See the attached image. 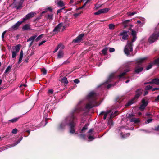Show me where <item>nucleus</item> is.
Segmentation results:
<instances>
[{"label":"nucleus","instance_id":"1","mask_svg":"<svg viewBox=\"0 0 159 159\" xmlns=\"http://www.w3.org/2000/svg\"><path fill=\"white\" fill-rule=\"evenodd\" d=\"M82 110V108L79 107H77L73 110L69 116H67L60 124L59 127V129H63L65 128L66 125H67L69 127V131L70 133L72 134L74 133L75 134H78L77 132H75V117L74 114Z\"/></svg>","mask_w":159,"mask_h":159},{"label":"nucleus","instance_id":"2","mask_svg":"<svg viewBox=\"0 0 159 159\" xmlns=\"http://www.w3.org/2000/svg\"><path fill=\"white\" fill-rule=\"evenodd\" d=\"M87 99L89 103L85 107V110H89L93 107L98 106L100 104L98 102L97 94L94 91L90 92L87 96Z\"/></svg>","mask_w":159,"mask_h":159},{"label":"nucleus","instance_id":"3","mask_svg":"<svg viewBox=\"0 0 159 159\" xmlns=\"http://www.w3.org/2000/svg\"><path fill=\"white\" fill-rule=\"evenodd\" d=\"M136 32L132 30L131 35L133 36V38L132 39V42L128 41L127 44L125 46L124 49V52L127 56H130L132 55V43L134 42L136 39Z\"/></svg>","mask_w":159,"mask_h":159},{"label":"nucleus","instance_id":"4","mask_svg":"<svg viewBox=\"0 0 159 159\" xmlns=\"http://www.w3.org/2000/svg\"><path fill=\"white\" fill-rule=\"evenodd\" d=\"M118 111H116L114 113L112 112V110H109L105 112L104 111H102L99 114V115H104L103 117V119L105 120L107 117L109 118L110 119L108 120V124L109 125H111L112 124V122L111 119L114 117L117 114Z\"/></svg>","mask_w":159,"mask_h":159},{"label":"nucleus","instance_id":"5","mask_svg":"<svg viewBox=\"0 0 159 159\" xmlns=\"http://www.w3.org/2000/svg\"><path fill=\"white\" fill-rule=\"evenodd\" d=\"M142 90L141 89H139L136 90V95L134 98L129 101L125 106L126 107L129 106L131 105L135 102V100L138 99L140 96L142 94Z\"/></svg>","mask_w":159,"mask_h":159},{"label":"nucleus","instance_id":"6","mask_svg":"<svg viewBox=\"0 0 159 159\" xmlns=\"http://www.w3.org/2000/svg\"><path fill=\"white\" fill-rule=\"evenodd\" d=\"M159 37V31L156 30L154 33L149 38V42L150 43H152L156 41Z\"/></svg>","mask_w":159,"mask_h":159},{"label":"nucleus","instance_id":"7","mask_svg":"<svg viewBox=\"0 0 159 159\" xmlns=\"http://www.w3.org/2000/svg\"><path fill=\"white\" fill-rule=\"evenodd\" d=\"M20 45L18 44L15 46H14L12 48V58H15L17 54L19 52Z\"/></svg>","mask_w":159,"mask_h":159},{"label":"nucleus","instance_id":"8","mask_svg":"<svg viewBox=\"0 0 159 159\" xmlns=\"http://www.w3.org/2000/svg\"><path fill=\"white\" fill-rule=\"evenodd\" d=\"M129 30H123L120 34L119 35L121 36V40L122 41L127 40L128 38V33Z\"/></svg>","mask_w":159,"mask_h":159},{"label":"nucleus","instance_id":"9","mask_svg":"<svg viewBox=\"0 0 159 159\" xmlns=\"http://www.w3.org/2000/svg\"><path fill=\"white\" fill-rule=\"evenodd\" d=\"M35 14L36 13L35 12H33L29 13L25 16V17L22 19V21L24 22L28 19L33 17Z\"/></svg>","mask_w":159,"mask_h":159},{"label":"nucleus","instance_id":"10","mask_svg":"<svg viewBox=\"0 0 159 159\" xmlns=\"http://www.w3.org/2000/svg\"><path fill=\"white\" fill-rule=\"evenodd\" d=\"M142 104L140 106L139 109L141 111H143L145 109V107L147 106L148 104V102L145 99H143L142 100Z\"/></svg>","mask_w":159,"mask_h":159},{"label":"nucleus","instance_id":"11","mask_svg":"<svg viewBox=\"0 0 159 159\" xmlns=\"http://www.w3.org/2000/svg\"><path fill=\"white\" fill-rule=\"evenodd\" d=\"M110 10L109 8H105L99 10L97 12L94 13V15H97L102 13H105L108 12Z\"/></svg>","mask_w":159,"mask_h":159},{"label":"nucleus","instance_id":"12","mask_svg":"<svg viewBox=\"0 0 159 159\" xmlns=\"http://www.w3.org/2000/svg\"><path fill=\"white\" fill-rule=\"evenodd\" d=\"M21 139H19V140H18L17 141V142H16V143L15 144L13 145H12L11 146H5L2 147L0 148V152H1L3 150H4L7 149L9 147H13V146L16 145L18 143H20V141L21 140Z\"/></svg>","mask_w":159,"mask_h":159},{"label":"nucleus","instance_id":"13","mask_svg":"<svg viewBox=\"0 0 159 159\" xmlns=\"http://www.w3.org/2000/svg\"><path fill=\"white\" fill-rule=\"evenodd\" d=\"M84 36V34H81L79 35L75 39L73 40V42L75 43H78L82 40V38Z\"/></svg>","mask_w":159,"mask_h":159},{"label":"nucleus","instance_id":"14","mask_svg":"<svg viewBox=\"0 0 159 159\" xmlns=\"http://www.w3.org/2000/svg\"><path fill=\"white\" fill-rule=\"evenodd\" d=\"M23 22V21H18L15 25L12 26L11 29V30H16L17 29L20 25Z\"/></svg>","mask_w":159,"mask_h":159},{"label":"nucleus","instance_id":"15","mask_svg":"<svg viewBox=\"0 0 159 159\" xmlns=\"http://www.w3.org/2000/svg\"><path fill=\"white\" fill-rule=\"evenodd\" d=\"M25 0H20L17 3V5L15 7L17 9H19L20 8H22V4Z\"/></svg>","mask_w":159,"mask_h":159},{"label":"nucleus","instance_id":"16","mask_svg":"<svg viewBox=\"0 0 159 159\" xmlns=\"http://www.w3.org/2000/svg\"><path fill=\"white\" fill-rule=\"evenodd\" d=\"M154 84L157 85L159 84V79L156 78L152 80V81L148 83H145L144 84H146L148 83Z\"/></svg>","mask_w":159,"mask_h":159},{"label":"nucleus","instance_id":"17","mask_svg":"<svg viewBox=\"0 0 159 159\" xmlns=\"http://www.w3.org/2000/svg\"><path fill=\"white\" fill-rule=\"evenodd\" d=\"M62 26V23H60L58 24L54 29L53 30V32L56 33L57 31L59 30L60 29Z\"/></svg>","mask_w":159,"mask_h":159},{"label":"nucleus","instance_id":"18","mask_svg":"<svg viewBox=\"0 0 159 159\" xmlns=\"http://www.w3.org/2000/svg\"><path fill=\"white\" fill-rule=\"evenodd\" d=\"M130 70L128 68L126 70H125L124 71L121 73L120 75H118V78L119 79H121L122 78H124V75L126 74V73L127 72H129Z\"/></svg>","mask_w":159,"mask_h":159},{"label":"nucleus","instance_id":"19","mask_svg":"<svg viewBox=\"0 0 159 159\" xmlns=\"http://www.w3.org/2000/svg\"><path fill=\"white\" fill-rule=\"evenodd\" d=\"M64 56V53L62 50H59L58 53L57 58L58 59L61 58L63 57Z\"/></svg>","mask_w":159,"mask_h":159},{"label":"nucleus","instance_id":"20","mask_svg":"<svg viewBox=\"0 0 159 159\" xmlns=\"http://www.w3.org/2000/svg\"><path fill=\"white\" fill-rule=\"evenodd\" d=\"M143 68L142 67H140V66H136L135 69V72L136 73H139L141 72Z\"/></svg>","mask_w":159,"mask_h":159},{"label":"nucleus","instance_id":"21","mask_svg":"<svg viewBox=\"0 0 159 159\" xmlns=\"http://www.w3.org/2000/svg\"><path fill=\"white\" fill-rule=\"evenodd\" d=\"M55 2L59 7H62L64 5V4L62 1L56 0Z\"/></svg>","mask_w":159,"mask_h":159},{"label":"nucleus","instance_id":"22","mask_svg":"<svg viewBox=\"0 0 159 159\" xmlns=\"http://www.w3.org/2000/svg\"><path fill=\"white\" fill-rule=\"evenodd\" d=\"M114 77V74H111L109 76L107 80L105 82V83H104L103 84H107L108 82L111 81V79L113 78Z\"/></svg>","mask_w":159,"mask_h":159},{"label":"nucleus","instance_id":"23","mask_svg":"<svg viewBox=\"0 0 159 159\" xmlns=\"http://www.w3.org/2000/svg\"><path fill=\"white\" fill-rule=\"evenodd\" d=\"M145 58H142L138 59L137 60V63L138 65H140L145 60Z\"/></svg>","mask_w":159,"mask_h":159},{"label":"nucleus","instance_id":"24","mask_svg":"<svg viewBox=\"0 0 159 159\" xmlns=\"http://www.w3.org/2000/svg\"><path fill=\"white\" fill-rule=\"evenodd\" d=\"M130 121L136 123L139 122V118H133L131 119Z\"/></svg>","mask_w":159,"mask_h":159},{"label":"nucleus","instance_id":"25","mask_svg":"<svg viewBox=\"0 0 159 159\" xmlns=\"http://www.w3.org/2000/svg\"><path fill=\"white\" fill-rule=\"evenodd\" d=\"M37 36V35H35L27 39V41L28 42L31 41H32V42Z\"/></svg>","mask_w":159,"mask_h":159},{"label":"nucleus","instance_id":"26","mask_svg":"<svg viewBox=\"0 0 159 159\" xmlns=\"http://www.w3.org/2000/svg\"><path fill=\"white\" fill-rule=\"evenodd\" d=\"M89 125L88 124H87L85 125L84 126L82 129L81 131L80 132L81 133H84L85 132V131L88 129V126Z\"/></svg>","mask_w":159,"mask_h":159},{"label":"nucleus","instance_id":"27","mask_svg":"<svg viewBox=\"0 0 159 159\" xmlns=\"http://www.w3.org/2000/svg\"><path fill=\"white\" fill-rule=\"evenodd\" d=\"M61 81L62 83H64L65 84H66L68 83V81H67V78L66 77L63 78L61 79Z\"/></svg>","mask_w":159,"mask_h":159},{"label":"nucleus","instance_id":"28","mask_svg":"<svg viewBox=\"0 0 159 159\" xmlns=\"http://www.w3.org/2000/svg\"><path fill=\"white\" fill-rule=\"evenodd\" d=\"M22 29L24 30H28L30 29V25L29 24H26L24 26L22 27Z\"/></svg>","mask_w":159,"mask_h":159},{"label":"nucleus","instance_id":"29","mask_svg":"<svg viewBox=\"0 0 159 159\" xmlns=\"http://www.w3.org/2000/svg\"><path fill=\"white\" fill-rule=\"evenodd\" d=\"M108 47L105 48L102 50V52L104 55H105L107 53V52L108 50Z\"/></svg>","mask_w":159,"mask_h":159},{"label":"nucleus","instance_id":"30","mask_svg":"<svg viewBox=\"0 0 159 159\" xmlns=\"http://www.w3.org/2000/svg\"><path fill=\"white\" fill-rule=\"evenodd\" d=\"M19 119V117L18 118H15L12 119H11L9 120V121L12 123H14L17 121Z\"/></svg>","mask_w":159,"mask_h":159},{"label":"nucleus","instance_id":"31","mask_svg":"<svg viewBox=\"0 0 159 159\" xmlns=\"http://www.w3.org/2000/svg\"><path fill=\"white\" fill-rule=\"evenodd\" d=\"M115 27V25L113 24H110L109 25V28L111 30L114 29Z\"/></svg>","mask_w":159,"mask_h":159},{"label":"nucleus","instance_id":"32","mask_svg":"<svg viewBox=\"0 0 159 159\" xmlns=\"http://www.w3.org/2000/svg\"><path fill=\"white\" fill-rule=\"evenodd\" d=\"M53 15H48L47 16V19L50 20H52L53 19Z\"/></svg>","mask_w":159,"mask_h":159},{"label":"nucleus","instance_id":"33","mask_svg":"<svg viewBox=\"0 0 159 159\" xmlns=\"http://www.w3.org/2000/svg\"><path fill=\"white\" fill-rule=\"evenodd\" d=\"M154 63H150L146 68V70H148L149 69L151 68L153 65L154 64Z\"/></svg>","mask_w":159,"mask_h":159},{"label":"nucleus","instance_id":"34","mask_svg":"<svg viewBox=\"0 0 159 159\" xmlns=\"http://www.w3.org/2000/svg\"><path fill=\"white\" fill-rule=\"evenodd\" d=\"M11 66H8V67L6 68L5 71V73H7L11 69Z\"/></svg>","mask_w":159,"mask_h":159},{"label":"nucleus","instance_id":"35","mask_svg":"<svg viewBox=\"0 0 159 159\" xmlns=\"http://www.w3.org/2000/svg\"><path fill=\"white\" fill-rule=\"evenodd\" d=\"M154 64L159 65V58L155 60L153 62Z\"/></svg>","mask_w":159,"mask_h":159},{"label":"nucleus","instance_id":"36","mask_svg":"<svg viewBox=\"0 0 159 159\" xmlns=\"http://www.w3.org/2000/svg\"><path fill=\"white\" fill-rule=\"evenodd\" d=\"M121 137L122 138H125L129 136L130 135V134L129 133H128L126 134L122 135V134H121Z\"/></svg>","mask_w":159,"mask_h":159},{"label":"nucleus","instance_id":"37","mask_svg":"<svg viewBox=\"0 0 159 159\" xmlns=\"http://www.w3.org/2000/svg\"><path fill=\"white\" fill-rule=\"evenodd\" d=\"M58 48H60L61 49H63L64 48V46L61 44H59L58 46Z\"/></svg>","mask_w":159,"mask_h":159},{"label":"nucleus","instance_id":"38","mask_svg":"<svg viewBox=\"0 0 159 159\" xmlns=\"http://www.w3.org/2000/svg\"><path fill=\"white\" fill-rule=\"evenodd\" d=\"M152 88V86H151L150 85H148L147 86L145 87V90H148L151 89Z\"/></svg>","mask_w":159,"mask_h":159},{"label":"nucleus","instance_id":"39","mask_svg":"<svg viewBox=\"0 0 159 159\" xmlns=\"http://www.w3.org/2000/svg\"><path fill=\"white\" fill-rule=\"evenodd\" d=\"M42 35H41L38 36L36 39V41H38L40 39H41L42 38Z\"/></svg>","mask_w":159,"mask_h":159},{"label":"nucleus","instance_id":"40","mask_svg":"<svg viewBox=\"0 0 159 159\" xmlns=\"http://www.w3.org/2000/svg\"><path fill=\"white\" fill-rule=\"evenodd\" d=\"M23 56H20L19 59V61L18 62V64H20V63H21V62L23 58Z\"/></svg>","mask_w":159,"mask_h":159},{"label":"nucleus","instance_id":"41","mask_svg":"<svg viewBox=\"0 0 159 159\" xmlns=\"http://www.w3.org/2000/svg\"><path fill=\"white\" fill-rule=\"evenodd\" d=\"M81 13H82V12H81L80 13H75L73 15V16L75 17H77L78 16H79L81 14Z\"/></svg>","mask_w":159,"mask_h":159},{"label":"nucleus","instance_id":"42","mask_svg":"<svg viewBox=\"0 0 159 159\" xmlns=\"http://www.w3.org/2000/svg\"><path fill=\"white\" fill-rule=\"evenodd\" d=\"M94 138L92 136H89L88 137V139L89 141H91L93 140Z\"/></svg>","mask_w":159,"mask_h":159},{"label":"nucleus","instance_id":"43","mask_svg":"<svg viewBox=\"0 0 159 159\" xmlns=\"http://www.w3.org/2000/svg\"><path fill=\"white\" fill-rule=\"evenodd\" d=\"M115 50V49L113 48H109V51L110 52H114Z\"/></svg>","mask_w":159,"mask_h":159},{"label":"nucleus","instance_id":"44","mask_svg":"<svg viewBox=\"0 0 159 159\" xmlns=\"http://www.w3.org/2000/svg\"><path fill=\"white\" fill-rule=\"evenodd\" d=\"M17 132V129L16 128L14 129H13L12 133L13 134H16Z\"/></svg>","mask_w":159,"mask_h":159},{"label":"nucleus","instance_id":"45","mask_svg":"<svg viewBox=\"0 0 159 159\" xmlns=\"http://www.w3.org/2000/svg\"><path fill=\"white\" fill-rule=\"evenodd\" d=\"M47 10H50V11H51V12H52V9H51V8L48 7V8L46 9V10H45L44 11H43V12H42V14H43V13H46V12H47Z\"/></svg>","mask_w":159,"mask_h":159},{"label":"nucleus","instance_id":"46","mask_svg":"<svg viewBox=\"0 0 159 159\" xmlns=\"http://www.w3.org/2000/svg\"><path fill=\"white\" fill-rule=\"evenodd\" d=\"M131 66V64L130 62H128L125 64V66L126 68L129 67L130 66Z\"/></svg>","mask_w":159,"mask_h":159},{"label":"nucleus","instance_id":"47","mask_svg":"<svg viewBox=\"0 0 159 159\" xmlns=\"http://www.w3.org/2000/svg\"><path fill=\"white\" fill-rule=\"evenodd\" d=\"M86 5L84 3V4L82 6L80 7L77 8L76 9V10H80V9L83 8L86 6Z\"/></svg>","mask_w":159,"mask_h":159},{"label":"nucleus","instance_id":"48","mask_svg":"<svg viewBox=\"0 0 159 159\" xmlns=\"http://www.w3.org/2000/svg\"><path fill=\"white\" fill-rule=\"evenodd\" d=\"M53 93V90L52 89H50L48 90V93L49 94H52Z\"/></svg>","mask_w":159,"mask_h":159},{"label":"nucleus","instance_id":"49","mask_svg":"<svg viewBox=\"0 0 159 159\" xmlns=\"http://www.w3.org/2000/svg\"><path fill=\"white\" fill-rule=\"evenodd\" d=\"M42 71L43 72V75H46L47 73V70L45 69H43L42 70Z\"/></svg>","mask_w":159,"mask_h":159},{"label":"nucleus","instance_id":"50","mask_svg":"<svg viewBox=\"0 0 159 159\" xmlns=\"http://www.w3.org/2000/svg\"><path fill=\"white\" fill-rule=\"evenodd\" d=\"M136 13L135 12H133L132 13H130V12L128 13L127 14H128V16H132V15H134V14H135Z\"/></svg>","mask_w":159,"mask_h":159},{"label":"nucleus","instance_id":"51","mask_svg":"<svg viewBox=\"0 0 159 159\" xmlns=\"http://www.w3.org/2000/svg\"><path fill=\"white\" fill-rule=\"evenodd\" d=\"M74 82L75 83L78 84L80 82V81L78 79H75L74 80Z\"/></svg>","mask_w":159,"mask_h":159},{"label":"nucleus","instance_id":"52","mask_svg":"<svg viewBox=\"0 0 159 159\" xmlns=\"http://www.w3.org/2000/svg\"><path fill=\"white\" fill-rule=\"evenodd\" d=\"M145 20V19H144L143 18H142L141 19L140 21H141V22H142V24L141 25H143L144 23Z\"/></svg>","mask_w":159,"mask_h":159},{"label":"nucleus","instance_id":"53","mask_svg":"<svg viewBox=\"0 0 159 159\" xmlns=\"http://www.w3.org/2000/svg\"><path fill=\"white\" fill-rule=\"evenodd\" d=\"M130 20H125L123 22V24H126L127 23L129 22L130 21Z\"/></svg>","mask_w":159,"mask_h":159},{"label":"nucleus","instance_id":"54","mask_svg":"<svg viewBox=\"0 0 159 159\" xmlns=\"http://www.w3.org/2000/svg\"><path fill=\"white\" fill-rule=\"evenodd\" d=\"M80 138L83 139H85V135L84 134H81L80 135Z\"/></svg>","mask_w":159,"mask_h":159},{"label":"nucleus","instance_id":"55","mask_svg":"<svg viewBox=\"0 0 159 159\" xmlns=\"http://www.w3.org/2000/svg\"><path fill=\"white\" fill-rule=\"evenodd\" d=\"M152 119H148L147 120L146 123H149L151 122H152Z\"/></svg>","mask_w":159,"mask_h":159},{"label":"nucleus","instance_id":"56","mask_svg":"<svg viewBox=\"0 0 159 159\" xmlns=\"http://www.w3.org/2000/svg\"><path fill=\"white\" fill-rule=\"evenodd\" d=\"M64 9V8H62L60 9H59V10H58L57 12V14H58V13L61 12V11L62 10H63V9Z\"/></svg>","mask_w":159,"mask_h":159},{"label":"nucleus","instance_id":"57","mask_svg":"<svg viewBox=\"0 0 159 159\" xmlns=\"http://www.w3.org/2000/svg\"><path fill=\"white\" fill-rule=\"evenodd\" d=\"M46 41L45 40H44V41H42L39 44V46H41V45H42L44 43H45V42H46Z\"/></svg>","mask_w":159,"mask_h":159},{"label":"nucleus","instance_id":"58","mask_svg":"<svg viewBox=\"0 0 159 159\" xmlns=\"http://www.w3.org/2000/svg\"><path fill=\"white\" fill-rule=\"evenodd\" d=\"M6 33V31H5L2 33V39H3L4 38V35Z\"/></svg>","mask_w":159,"mask_h":159},{"label":"nucleus","instance_id":"59","mask_svg":"<svg viewBox=\"0 0 159 159\" xmlns=\"http://www.w3.org/2000/svg\"><path fill=\"white\" fill-rule=\"evenodd\" d=\"M58 49V47H57L56 49H55V50L54 51H53V52L54 53H55L56 52Z\"/></svg>","mask_w":159,"mask_h":159},{"label":"nucleus","instance_id":"60","mask_svg":"<svg viewBox=\"0 0 159 159\" xmlns=\"http://www.w3.org/2000/svg\"><path fill=\"white\" fill-rule=\"evenodd\" d=\"M155 130L156 131H159V125L155 128Z\"/></svg>","mask_w":159,"mask_h":159},{"label":"nucleus","instance_id":"61","mask_svg":"<svg viewBox=\"0 0 159 159\" xmlns=\"http://www.w3.org/2000/svg\"><path fill=\"white\" fill-rule=\"evenodd\" d=\"M137 23L138 24H141V26H142V22L140 20H138L137 21Z\"/></svg>","mask_w":159,"mask_h":159},{"label":"nucleus","instance_id":"62","mask_svg":"<svg viewBox=\"0 0 159 159\" xmlns=\"http://www.w3.org/2000/svg\"><path fill=\"white\" fill-rule=\"evenodd\" d=\"M91 0H86V1L85 2L84 4H85L86 5V4L89 2Z\"/></svg>","mask_w":159,"mask_h":159},{"label":"nucleus","instance_id":"63","mask_svg":"<svg viewBox=\"0 0 159 159\" xmlns=\"http://www.w3.org/2000/svg\"><path fill=\"white\" fill-rule=\"evenodd\" d=\"M148 93V91H146L144 93V95L145 96V95H147Z\"/></svg>","mask_w":159,"mask_h":159},{"label":"nucleus","instance_id":"64","mask_svg":"<svg viewBox=\"0 0 159 159\" xmlns=\"http://www.w3.org/2000/svg\"><path fill=\"white\" fill-rule=\"evenodd\" d=\"M155 100L156 101H159V95H158L156 98Z\"/></svg>","mask_w":159,"mask_h":159}]
</instances>
